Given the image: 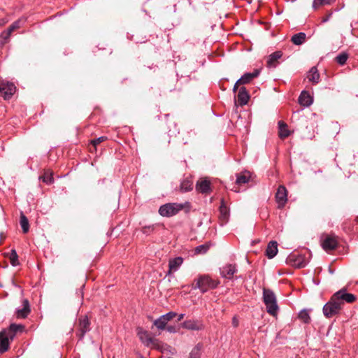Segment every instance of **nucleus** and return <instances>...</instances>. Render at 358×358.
Returning <instances> with one entry per match:
<instances>
[{
    "mask_svg": "<svg viewBox=\"0 0 358 358\" xmlns=\"http://www.w3.org/2000/svg\"><path fill=\"white\" fill-rule=\"evenodd\" d=\"M137 335L140 341L147 347L155 349L162 353L170 351L171 346L162 343L158 339L152 338L150 334L143 328H137Z\"/></svg>",
    "mask_w": 358,
    "mask_h": 358,
    "instance_id": "1",
    "label": "nucleus"
},
{
    "mask_svg": "<svg viewBox=\"0 0 358 358\" xmlns=\"http://www.w3.org/2000/svg\"><path fill=\"white\" fill-rule=\"evenodd\" d=\"M263 301L266 306V311L271 315H275L278 311L276 296L270 289H263Z\"/></svg>",
    "mask_w": 358,
    "mask_h": 358,
    "instance_id": "2",
    "label": "nucleus"
},
{
    "mask_svg": "<svg viewBox=\"0 0 358 358\" xmlns=\"http://www.w3.org/2000/svg\"><path fill=\"white\" fill-rule=\"evenodd\" d=\"M192 288L199 289L202 293L208 292L209 289H215L217 287L219 282L213 280L208 275H201L197 279L194 280Z\"/></svg>",
    "mask_w": 358,
    "mask_h": 358,
    "instance_id": "3",
    "label": "nucleus"
},
{
    "mask_svg": "<svg viewBox=\"0 0 358 358\" xmlns=\"http://www.w3.org/2000/svg\"><path fill=\"white\" fill-rule=\"evenodd\" d=\"M185 206H189V203H167L161 206L158 212L159 214L162 217H170L177 215L179 212L183 210Z\"/></svg>",
    "mask_w": 358,
    "mask_h": 358,
    "instance_id": "4",
    "label": "nucleus"
},
{
    "mask_svg": "<svg viewBox=\"0 0 358 358\" xmlns=\"http://www.w3.org/2000/svg\"><path fill=\"white\" fill-rule=\"evenodd\" d=\"M340 303L332 296L331 299L323 306V313L327 318L332 317L341 310Z\"/></svg>",
    "mask_w": 358,
    "mask_h": 358,
    "instance_id": "5",
    "label": "nucleus"
},
{
    "mask_svg": "<svg viewBox=\"0 0 358 358\" xmlns=\"http://www.w3.org/2000/svg\"><path fill=\"white\" fill-rule=\"evenodd\" d=\"M333 296L340 303L341 307L344 302L352 303L356 300V296L352 294L348 293L345 288L338 290L333 294Z\"/></svg>",
    "mask_w": 358,
    "mask_h": 358,
    "instance_id": "6",
    "label": "nucleus"
},
{
    "mask_svg": "<svg viewBox=\"0 0 358 358\" xmlns=\"http://www.w3.org/2000/svg\"><path fill=\"white\" fill-rule=\"evenodd\" d=\"M90 330V322L87 316L80 317L79 318L78 329L77 336L81 340L84 338L85 334Z\"/></svg>",
    "mask_w": 358,
    "mask_h": 358,
    "instance_id": "7",
    "label": "nucleus"
},
{
    "mask_svg": "<svg viewBox=\"0 0 358 358\" xmlns=\"http://www.w3.org/2000/svg\"><path fill=\"white\" fill-rule=\"evenodd\" d=\"M275 200L279 208H283L287 201V192L284 186H280L275 194Z\"/></svg>",
    "mask_w": 358,
    "mask_h": 358,
    "instance_id": "8",
    "label": "nucleus"
},
{
    "mask_svg": "<svg viewBox=\"0 0 358 358\" xmlns=\"http://www.w3.org/2000/svg\"><path fill=\"white\" fill-rule=\"evenodd\" d=\"M182 327L184 329L192 331H199L204 328L203 324L201 320H185L182 324Z\"/></svg>",
    "mask_w": 358,
    "mask_h": 358,
    "instance_id": "9",
    "label": "nucleus"
},
{
    "mask_svg": "<svg viewBox=\"0 0 358 358\" xmlns=\"http://www.w3.org/2000/svg\"><path fill=\"white\" fill-rule=\"evenodd\" d=\"M289 262H292L293 266L296 268L305 267L308 260L303 255H292L289 257Z\"/></svg>",
    "mask_w": 358,
    "mask_h": 358,
    "instance_id": "10",
    "label": "nucleus"
},
{
    "mask_svg": "<svg viewBox=\"0 0 358 358\" xmlns=\"http://www.w3.org/2000/svg\"><path fill=\"white\" fill-rule=\"evenodd\" d=\"M3 330L0 332V352L3 353L8 350L10 341L13 340L12 336L8 334Z\"/></svg>",
    "mask_w": 358,
    "mask_h": 358,
    "instance_id": "11",
    "label": "nucleus"
},
{
    "mask_svg": "<svg viewBox=\"0 0 358 358\" xmlns=\"http://www.w3.org/2000/svg\"><path fill=\"white\" fill-rule=\"evenodd\" d=\"M237 272L236 266L235 264H227L220 268V275L227 279H232L234 275Z\"/></svg>",
    "mask_w": 358,
    "mask_h": 358,
    "instance_id": "12",
    "label": "nucleus"
},
{
    "mask_svg": "<svg viewBox=\"0 0 358 358\" xmlns=\"http://www.w3.org/2000/svg\"><path fill=\"white\" fill-rule=\"evenodd\" d=\"M2 96L5 99H10L15 92L16 87L11 83H1Z\"/></svg>",
    "mask_w": 358,
    "mask_h": 358,
    "instance_id": "13",
    "label": "nucleus"
},
{
    "mask_svg": "<svg viewBox=\"0 0 358 358\" xmlns=\"http://www.w3.org/2000/svg\"><path fill=\"white\" fill-rule=\"evenodd\" d=\"M322 248L324 250H332L336 249L338 245V241L335 236H327L322 241Z\"/></svg>",
    "mask_w": 358,
    "mask_h": 358,
    "instance_id": "14",
    "label": "nucleus"
},
{
    "mask_svg": "<svg viewBox=\"0 0 358 358\" xmlns=\"http://www.w3.org/2000/svg\"><path fill=\"white\" fill-rule=\"evenodd\" d=\"M183 263V258L181 257H177L171 259L169 262V271L167 275H170L172 273L176 272L180 266Z\"/></svg>",
    "mask_w": 358,
    "mask_h": 358,
    "instance_id": "15",
    "label": "nucleus"
},
{
    "mask_svg": "<svg viewBox=\"0 0 358 358\" xmlns=\"http://www.w3.org/2000/svg\"><path fill=\"white\" fill-rule=\"evenodd\" d=\"M282 53L281 51H276L268 56L267 59V67L275 68L279 64L278 60L282 57Z\"/></svg>",
    "mask_w": 358,
    "mask_h": 358,
    "instance_id": "16",
    "label": "nucleus"
},
{
    "mask_svg": "<svg viewBox=\"0 0 358 358\" xmlns=\"http://www.w3.org/2000/svg\"><path fill=\"white\" fill-rule=\"evenodd\" d=\"M220 220L222 223H226L229 217V209L227 206V204L224 199L221 200L220 208Z\"/></svg>",
    "mask_w": 358,
    "mask_h": 358,
    "instance_id": "17",
    "label": "nucleus"
},
{
    "mask_svg": "<svg viewBox=\"0 0 358 358\" xmlns=\"http://www.w3.org/2000/svg\"><path fill=\"white\" fill-rule=\"evenodd\" d=\"M196 189L200 193L208 194L211 192L210 182L206 179L198 181Z\"/></svg>",
    "mask_w": 358,
    "mask_h": 358,
    "instance_id": "18",
    "label": "nucleus"
},
{
    "mask_svg": "<svg viewBox=\"0 0 358 358\" xmlns=\"http://www.w3.org/2000/svg\"><path fill=\"white\" fill-rule=\"evenodd\" d=\"M30 313L29 303L28 300L24 299L22 301V308L17 309L16 315L17 318H25Z\"/></svg>",
    "mask_w": 358,
    "mask_h": 358,
    "instance_id": "19",
    "label": "nucleus"
},
{
    "mask_svg": "<svg viewBox=\"0 0 358 358\" xmlns=\"http://www.w3.org/2000/svg\"><path fill=\"white\" fill-rule=\"evenodd\" d=\"M259 74V71L257 69H255L252 73H246L238 80V83H241L242 85L249 83L252 79L257 78Z\"/></svg>",
    "mask_w": 358,
    "mask_h": 358,
    "instance_id": "20",
    "label": "nucleus"
},
{
    "mask_svg": "<svg viewBox=\"0 0 358 358\" xmlns=\"http://www.w3.org/2000/svg\"><path fill=\"white\" fill-rule=\"evenodd\" d=\"M278 253V243L275 241H270L266 250V255L268 259L273 258Z\"/></svg>",
    "mask_w": 358,
    "mask_h": 358,
    "instance_id": "21",
    "label": "nucleus"
},
{
    "mask_svg": "<svg viewBox=\"0 0 358 358\" xmlns=\"http://www.w3.org/2000/svg\"><path fill=\"white\" fill-rule=\"evenodd\" d=\"M237 97L238 101L241 105H245L248 103L250 99V96L245 87H241L239 88Z\"/></svg>",
    "mask_w": 358,
    "mask_h": 358,
    "instance_id": "22",
    "label": "nucleus"
},
{
    "mask_svg": "<svg viewBox=\"0 0 358 358\" xmlns=\"http://www.w3.org/2000/svg\"><path fill=\"white\" fill-rule=\"evenodd\" d=\"M251 178V173L249 171H243L236 174V184L242 185L248 183Z\"/></svg>",
    "mask_w": 358,
    "mask_h": 358,
    "instance_id": "23",
    "label": "nucleus"
},
{
    "mask_svg": "<svg viewBox=\"0 0 358 358\" xmlns=\"http://www.w3.org/2000/svg\"><path fill=\"white\" fill-rule=\"evenodd\" d=\"M299 103L303 106H309L313 103V98L308 92L303 91L299 97Z\"/></svg>",
    "mask_w": 358,
    "mask_h": 358,
    "instance_id": "24",
    "label": "nucleus"
},
{
    "mask_svg": "<svg viewBox=\"0 0 358 358\" xmlns=\"http://www.w3.org/2000/svg\"><path fill=\"white\" fill-rule=\"evenodd\" d=\"M278 135L280 138L284 139L290 135V131L288 129L287 124L283 121L278 122Z\"/></svg>",
    "mask_w": 358,
    "mask_h": 358,
    "instance_id": "25",
    "label": "nucleus"
},
{
    "mask_svg": "<svg viewBox=\"0 0 358 358\" xmlns=\"http://www.w3.org/2000/svg\"><path fill=\"white\" fill-rule=\"evenodd\" d=\"M308 79L313 83H318L320 80V74L315 66L312 67L308 73Z\"/></svg>",
    "mask_w": 358,
    "mask_h": 358,
    "instance_id": "26",
    "label": "nucleus"
},
{
    "mask_svg": "<svg viewBox=\"0 0 358 358\" xmlns=\"http://www.w3.org/2000/svg\"><path fill=\"white\" fill-rule=\"evenodd\" d=\"M306 35L303 32H299L292 36L291 41L296 45L303 44L306 41Z\"/></svg>",
    "mask_w": 358,
    "mask_h": 358,
    "instance_id": "27",
    "label": "nucleus"
},
{
    "mask_svg": "<svg viewBox=\"0 0 358 358\" xmlns=\"http://www.w3.org/2000/svg\"><path fill=\"white\" fill-rule=\"evenodd\" d=\"M40 180H42L43 182L47 185H50L54 182V178L52 176V173L50 171H45L43 176L39 177Z\"/></svg>",
    "mask_w": 358,
    "mask_h": 358,
    "instance_id": "28",
    "label": "nucleus"
},
{
    "mask_svg": "<svg viewBox=\"0 0 358 358\" xmlns=\"http://www.w3.org/2000/svg\"><path fill=\"white\" fill-rule=\"evenodd\" d=\"M20 224L22 227L23 233L26 234L29 230V220L24 214H21Z\"/></svg>",
    "mask_w": 358,
    "mask_h": 358,
    "instance_id": "29",
    "label": "nucleus"
},
{
    "mask_svg": "<svg viewBox=\"0 0 358 358\" xmlns=\"http://www.w3.org/2000/svg\"><path fill=\"white\" fill-rule=\"evenodd\" d=\"M299 318L301 320L302 322L305 324H309L310 322V317L309 311L306 309H303L299 313Z\"/></svg>",
    "mask_w": 358,
    "mask_h": 358,
    "instance_id": "30",
    "label": "nucleus"
},
{
    "mask_svg": "<svg viewBox=\"0 0 358 358\" xmlns=\"http://www.w3.org/2000/svg\"><path fill=\"white\" fill-rule=\"evenodd\" d=\"M22 329V325L16 324H11L8 329H4L3 331L8 334L9 335L12 336V338L15 336L16 332H17L20 329Z\"/></svg>",
    "mask_w": 358,
    "mask_h": 358,
    "instance_id": "31",
    "label": "nucleus"
},
{
    "mask_svg": "<svg viewBox=\"0 0 358 358\" xmlns=\"http://www.w3.org/2000/svg\"><path fill=\"white\" fill-rule=\"evenodd\" d=\"M168 322L163 317V316H160L158 319L154 321V325L159 330H164L166 328Z\"/></svg>",
    "mask_w": 358,
    "mask_h": 358,
    "instance_id": "32",
    "label": "nucleus"
},
{
    "mask_svg": "<svg viewBox=\"0 0 358 358\" xmlns=\"http://www.w3.org/2000/svg\"><path fill=\"white\" fill-rule=\"evenodd\" d=\"M192 189V182L189 180H184L180 183V191L182 192H187Z\"/></svg>",
    "mask_w": 358,
    "mask_h": 358,
    "instance_id": "33",
    "label": "nucleus"
},
{
    "mask_svg": "<svg viewBox=\"0 0 358 358\" xmlns=\"http://www.w3.org/2000/svg\"><path fill=\"white\" fill-rule=\"evenodd\" d=\"M335 0H313V7L314 9L318 8L320 6L329 5Z\"/></svg>",
    "mask_w": 358,
    "mask_h": 358,
    "instance_id": "34",
    "label": "nucleus"
},
{
    "mask_svg": "<svg viewBox=\"0 0 358 358\" xmlns=\"http://www.w3.org/2000/svg\"><path fill=\"white\" fill-rule=\"evenodd\" d=\"M348 57L349 56L348 53L342 52L336 56L335 60L338 64L343 66L346 63Z\"/></svg>",
    "mask_w": 358,
    "mask_h": 358,
    "instance_id": "35",
    "label": "nucleus"
},
{
    "mask_svg": "<svg viewBox=\"0 0 358 358\" xmlns=\"http://www.w3.org/2000/svg\"><path fill=\"white\" fill-rule=\"evenodd\" d=\"M10 262L12 266H15L19 264L18 255L15 249L11 250L10 255Z\"/></svg>",
    "mask_w": 358,
    "mask_h": 358,
    "instance_id": "36",
    "label": "nucleus"
},
{
    "mask_svg": "<svg viewBox=\"0 0 358 358\" xmlns=\"http://www.w3.org/2000/svg\"><path fill=\"white\" fill-rule=\"evenodd\" d=\"M11 32H10L8 29L2 31L0 34V45H3L7 40L9 38Z\"/></svg>",
    "mask_w": 358,
    "mask_h": 358,
    "instance_id": "37",
    "label": "nucleus"
},
{
    "mask_svg": "<svg viewBox=\"0 0 358 358\" xmlns=\"http://www.w3.org/2000/svg\"><path fill=\"white\" fill-rule=\"evenodd\" d=\"M20 25H21V20H18L15 21L7 29L10 32L12 33L15 29L20 28Z\"/></svg>",
    "mask_w": 358,
    "mask_h": 358,
    "instance_id": "38",
    "label": "nucleus"
},
{
    "mask_svg": "<svg viewBox=\"0 0 358 358\" xmlns=\"http://www.w3.org/2000/svg\"><path fill=\"white\" fill-rule=\"evenodd\" d=\"M106 139H107V137H106V136H101V137H99L97 138H95V139L92 140L91 141V143L94 146V148L96 150V147L97 146V145H99L101 142H103Z\"/></svg>",
    "mask_w": 358,
    "mask_h": 358,
    "instance_id": "39",
    "label": "nucleus"
},
{
    "mask_svg": "<svg viewBox=\"0 0 358 358\" xmlns=\"http://www.w3.org/2000/svg\"><path fill=\"white\" fill-rule=\"evenodd\" d=\"M189 358H200V350L199 348H194L189 355Z\"/></svg>",
    "mask_w": 358,
    "mask_h": 358,
    "instance_id": "40",
    "label": "nucleus"
},
{
    "mask_svg": "<svg viewBox=\"0 0 358 358\" xmlns=\"http://www.w3.org/2000/svg\"><path fill=\"white\" fill-rule=\"evenodd\" d=\"M208 250V246L206 245H201L196 248L195 251L196 253H205Z\"/></svg>",
    "mask_w": 358,
    "mask_h": 358,
    "instance_id": "41",
    "label": "nucleus"
},
{
    "mask_svg": "<svg viewBox=\"0 0 358 358\" xmlns=\"http://www.w3.org/2000/svg\"><path fill=\"white\" fill-rule=\"evenodd\" d=\"M176 315H177L176 313L171 311V312H169V313L163 315L162 316L169 322L170 320H171Z\"/></svg>",
    "mask_w": 358,
    "mask_h": 358,
    "instance_id": "42",
    "label": "nucleus"
},
{
    "mask_svg": "<svg viewBox=\"0 0 358 358\" xmlns=\"http://www.w3.org/2000/svg\"><path fill=\"white\" fill-rule=\"evenodd\" d=\"M165 329L167 330V331H169L170 333L176 332V326H173V325L167 326Z\"/></svg>",
    "mask_w": 358,
    "mask_h": 358,
    "instance_id": "43",
    "label": "nucleus"
},
{
    "mask_svg": "<svg viewBox=\"0 0 358 358\" xmlns=\"http://www.w3.org/2000/svg\"><path fill=\"white\" fill-rule=\"evenodd\" d=\"M232 325L234 327H237L238 325V320L237 319L236 317H234L233 319H232Z\"/></svg>",
    "mask_w": 358,
    "mask_h": 358,
    "instance_id": "44",
    "label": "nucleus"
},
{
    "mask_svg": "<svg viewBox=\"0 0 358 358\" xmlns=\"http://www.w3.org/2000/svg\"><path fill=\"white\" fill-rule=\"evenodd\" d=\"M331 15V13H329L327 17H323L322 20V22L324 23V22H327V21H329Z\"/></svg>",
    "mask_w": 358,
    "mask_h": 358,
    "instance_id": "45",
    "label": "nucleus"
},
{
    "mask_svg": "<svg viewBox=\"0 0 358 358\" xmlns=\"http://www.w3.org/2000/svg\"><path fill=\"white\" fill-rule=\"evenodd\" d=\"M241 85V83H238V80L236 82L234 86V88H233V91L234 92H236L237 90H238V85Z\"/></svg>",
    "mask_w": 358,
    "mask_h": 358,
    "instance_id": "46",
    "label": "nucleus"
},
{
    "mask_svg": "<svg viewBox=\"0 0 358 358\" xmlns=\"http://www.w3.org/2000/svg\"><path fill=\"white\" fill-rule=\"evenodd\" d=\"M7 22V20L5 19L0 20V27L3 26Z\"/></svg>",
    "mask_w": 358,
    "mask_h": 358,
    "instance_id": "47",
    "label": "nucleus"
},
{
    "mask_svg": "<svg viewBox=\"0 0 358 358\" xmlns=\"http://www.w3.org/2000/svg\"><path fill=\"white\" fill-rule=\"evenodd\" d=\"M185 314H180L178 317V321H181L184 318Z\"/></svg>",
    "mask_w": 358,
    "mask_h": 358,
    "instance_id": "48",
    "label": "nucleus"
},
{
    "mask_svg": "<svg viewBox=\"0 0 358 358\" xmlns=\"http://www.w3.org/2000/svg\"><path fill=\"white\" fill-rule=\"evenodd\" d=\"M0 95L2 96L1 83H0Z\"/></svg>",
    "mask_w": 358,
    "mask_h": 358,
    "instance_id": "49",
    "label": "nucleus"
},
{
    "mask_svg": "<svg viewBox=\"0 0 358 358\" xmlns=\"http://www.w3.org/2000/svg\"><path fill=\"white\" fill-rule=\"evenodd\" d=\"M172 350H173V349L171 347L170 351H169V352H171V354H173V352H171V351H172ZM166 352H167V351H166ZM164 353H165V352H164Z\"/></svg>",
    "mask_w": 358,
    "mask_h": 358,
    "instance_id": "50",
    "label": "nucleus"
}]
</instances>
